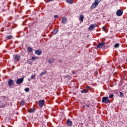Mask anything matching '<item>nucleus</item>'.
I'll return each instance as SVG.
<instances>
[{"label": "nucleus", "mask_w": 127, "mask_h": 127, "mask_svg": "<svg viewBox=\"0 0 127 127\" xmlns=\"http://www.w3.org/2000/svg\"><path fill=\"white\" fill-rule=\"evenodd\" d=\"M102 103H104V104H108V103H111V100H109V97H103L102 100Z\"/></svg>", "instance_id": "1"}, {"label": "nucleus", "mask_w": 127, "mask_h": 127, "mask_svg": "<svg viewBox=\"0 0 127 127\" xmlns=\"http://www.w3.org/2000/svg\"><path fill=\"white\" fill-rule=\"evenodd\" d=\"M20 59V55H16L13 56V60L14 62H18L19 61V60Z\"/></svg>", "instance_id": "2"}, {"label": "nucleus", "mask_w": 127, "mask_h": 127, "mask_svg": "<svg viewBox=\"0 0 127 127\" xmlns=\"http://www.w3.org/2000/svg\"><path fill=\"white\" fill-rule=\"evenodd\" d=\"M24 80V77L18 78L16 81V84L17 85H20V84H22V83H23Z\"/></svg>", "instance_id": "3"}, {"label": "nucleus", "mask_w": 127, "mask_h": 127, "mask_svg": "<svg viewBox=\"0 0 127 127\" xmlns=\"http://www.w3.org/2000/svg\"><path fill=\"white\" fill-rule=\"evenodd\" d=\"M7 83L9 87H11L14 85V81L11 79H9Z\"/></svg>", "instance_id": "4"}, {"label": "nucleus", "mask_w": 127, "mask_h": 127, "mask_svg": "<svg viewBox=\"0 0 127 127\" xmlns=\"http://www.w3.org/2000/svg\"><path fill=\"white\" fill-rule=\"evenodd\" d=\"M44 103H45V100H42L39 101V106L40 108H42L44 106Z\"/></svg>", "instance_id": "5"}, {"label": "nucleus", "mask_w": 127, "mask_h": 127, "mask_svg": "<svg viewBox=\"0 0 127 127\" xmlns=\"http://www.w3.org/2000/svg\"><path fill=\"white\" fill-rule=\"evenodd\" d=\"M123 10L121 9H119L116 12V14L117 16H122V15H123Z\"/></svg>", "instance_id": "6"}, {"label": "nucleus", "mask_w": 127, "mask_h": 127, "mask_svg": "<svg viewBox=\"0 0 127 127\" xmlns=\"http://www.w3.org/2000/svg\"><path fill=\"white\" fill-rule=\"evenodd\" d=\"M105 45H106V43L101 42V43H99L97 45V48H103V47H104V46H105Z\"/></svg>", "instance_id": "7"}, {"label": "nucleus", "mask_w": 127, "mask_h": 127, "mask_svg": "<svg viewBox=\"0 0 127 127\" xmlns=\"http://www.w3.org/2000/svg\"><path fill=\"white\" fill-rule=\"evenodd\" d=\"M96 26H97V24H91L90 25V26L88 28V30L89 31H91L92 30V29H94V28H96Z\"/></svg>", "instance_id": "8"}, {"label": "nucleus", "mask_w": 127, "mask_h": 127, "mask_svg": "<svg viewBox=\"0 0 127 127\" xmlns=\"http://www.w3.org/2000/svg\"><path fill=\"white\" fill-rule=\"evenodd\" d=\"M66 125L68 126V127H72V125H73V123H72V121H70V119H68L67 120V122H66Z\"/></svg>", "instance_id": "9"}, {"label": "nucleus", "mask_w": 127, "mask_h": 127, "mask_svg": "<svg viewBox=\"0 0 127 127\" xmlns=\"http://www.w3.org/2000/svg\"><path fill=\"white\" fill-rule=\"evenodd\" d=\"M35 54L38 56L41 55V54H42V51L37 50L35 51Z\"/></svg>", "instance_id": "10"}, {"label": "nucleus", "mask_w": 127, "mask_h": 127, "mask_svg": "<svg viewBox=\"0 0 127 127\" xmlns=\"http://www.w3.org/2000/svg\"><path fill=\"white\" fill-rule=\"evenodd\" d=\"M66 21H67V18L65 17H63L62 19V23H64V24H66V23H67Z\"/></svg>", "instance_id": "11"}, {"label": "nucleus", "mask_w": 127, "mask_h": 127, "mask_svg": "<svg viewBox=\"0 0 127 127\" xmlns=\"http://www.w3.org/2000/svg\"><path fill=\"white\" fill-rule=\"evenodd\" d=\"M99 4H98V3L94 2L93 3V4L91 5V8H95V7H97V6H98V5Z\"/></svg>", "instance_id": "12"}, {"label": "nucleus", "mask_w": 127, "mask_h": 127, "mask_svg": "<svg viewBox=\"0 0 127 127\" xmlns=\"http://www.w3.org/2000/svg\"><path fill=\"white\" fill-rule=\"evenodd\" d=\"M79 20H80V21H84V15L80 14Z\"/></svg>", "instance_id": "13"}, {"label": "nucleus", "mask_w": 127, "mask_h": 127, "mask_svg": "<svg viewBox=\"0 0 127 127\" xmlns=\"http://www.w3.org/2000/svg\"><path fill=\"white\" fill-rule=\"evenodd\" d=\"M32 50H33V49L31 47H28L27 49V52H32Z\"/></svg>", "instance_id": "14"}, {"label": "nucleus", "mask_w": 127, "mask_h": 127, "mask_svg": "<svg viewBox=\"0 0 127 127\" xmlns=\"http://www.w3.org/2000/svg\"><path fill=\"white\" fill-rule=\"evenodd\" d=\"M35 111V109H34V108H31L28 110V112L29 113H33Z\"/></svg>", "instance_id": "15"}, {"label": "nucleus", "mask_w": 127, "mask_h": 127, "mask_svg": "<svg viewBox=\"0 0 127 127\" xmlns=\"http://www.w3.org/2000/svg\"><path fill=\"white\" fill-rule=\"evenodd\" d=\"M114 47H115V48H119V47H120V44H119V43H116V44L114 45Z\"/></svg>", "instance_id": "16"}, {"label": "nucleus", "mask_w": 127, "mask_h": 127, "mask_svg": "<svg viewBox=\"0 0 127 127\" xmlns=\"http://www.w3.org/2000/svg\"><path fill=\"white\" fill-rule=\"evenodd\" d=\"M36 59H38V58L36 57H32L31 60H32L33 61H35V60H36Z\"/></svg>", "instance_id": "17"}, {"label": "nucleus", "mask_w": 127, "mask_h": 127, "mask_svg": "<svg viewBox=\"0 0 127 127\" xmlns=\"http://www.w3.org/2000/svg\"><path fill=\"white\" fill-rule=\"evenodd\" d=\"M89 90H87L86 89H83L81 91V93H88Z\"/></svg>", "instance_id": "18"}, {"label": "nucleus", "mask_w": 127, "mask_h": 127, "mask_svg": "<svg viewBox=\"0 0 127 127\" xmlns=\"http://www.w3.org/2000/svg\"><path fill=\"white\" fill-rule=\"evenodd\" d=\"M46 73H47V71H44V72H42L40 74V76H44V75H45V74H46Z\"/></svg>", "instance_id": "19"}, {"label": "nucleus", "mask_w": 127, "mask_h": 127, "mask_svg": "<svg viewBox=\"0 0 127 127\" xmlns=\"http://www.w3.org/2000/svg\"><path fill=\"white\" fill-rule=\"evenodd\" d=\"M66 2H67L68 3H70V4H72L73 2V0H66Z\"/></svg>", "instance_id": "20"}, {"label": "nucleus", "mask_w": 127, "mask_h": 127, "mask_svg": "<svg viewBox=\"0 0 127 127\" xmlns=\"http://www.w3.org/2000/svg\"><path fill=\"white\" fill-rule=\"evenodd\" d=\"M6 38H7V39H12V35H9L7 36Z\"/></svg>", "instance_id": "21"}, {"label": "nucleus", "mask_w": 127, "mask_h": 127, "mask_svg": "<svg viewBox=\"0 0 127 127\" xmlns=\"http://www.w3.org/2000/svg\"><path fill=\"white\" fill-rule=\"evenodd\" d=\"M102 30H103V31H105V32H107V28H106L105 27H103Z\"/></svg>", "instance_id": "22"}, {"label": "nucleus", "mask_w": 127, "mask_h": 127, "mask_svg": "<svg viewBox=\"0 0 127 127\" xmlns=\"http://www.w3.org/2000/svg\"><path fill=\"white\" fill-rule=\"evenodd\" d=\"M36 76V75L35 74L32 75L31 76V79H32V80H33V79H34V78H35Z\"/></svg>", "instance_id": "23"}, {"label": "nucleus", "mask_w": 127, "mask_h": 127, "mask_svg": "<svg viewBox=\"0 0 127 127\" xmlns=\"http://www.w3.org/2000/svg\"><path fill=\"white\" fill-rule=\"evenodd\" d=\"M20 104L21 106H24V101H21Z\"/></svg>", "instance_id": "24"}, {"label": "nucleus", "mask_w": 127, "mask_h": 127, "mask_svg": "<svg viewBox=\"0 0 127 127\" xmlns=\"http://www.w3.org/2000/svg\"><path fill=\"white\" fill-rule=\"evenodd\" d=\"M100 1H101V0H95V2H96V3H98V4H99Z\"/></svg>", "instance_id": "25"}, {"label": "nucleus", "mask_w": 127, "mask_h": 127, "mask_svg": "<svg viewBox=\"0 0 127 127\" xmlns=\"http://www.w3.org/2000/svg\"><path fill=\"white\" fill-rule=\"evenodd\" d=\"M24 90L26 92H28L29 91V88H26Z\"/></svg>", "instance_id": "26"}, {"label": "nucleus", "mask_w": 127, "mask_h": 127, "mask_svg": "<svg viewBox=\"0 0 127 127\" xmlns=\"http://www.w3.org/2000/svg\"><path fill=\"white\" fill-rule=\"evenodd\" d=\"M120 94V96L121 97L124 96V93L123 92H121V91L119 92Z\"/></svg>", "instance_id": "27"}, {"label": "nucleus", "mask_w": 127, "mask_h": 127, "mask_svg": "<svg viewBox=\"0 0 127 127\" xmlns=\"http://www.w3.org/2000/svg\"><path fill=\"white\" fill-rule=\"evenodd\" d=\"M48 63H50V64H52V61L51 60H48Z\"/></svg>", "instance_id": "28"}, {"label": "nucleus", "mask_w": 127, "mask_h": 127, "mask_svg": "<svg viewBox=\"0 0 127 127\" xmlns=\"http://www.w3.org/2000/svg\"><path fill=\"white\" fill-rule=\"evenodd\" d=\"M114 97V94H111L109 96V99H112Z\"/></svg>", "instance_id": "29"}, {"label": "nucleus", "mask_w": 127, "mask_h": 127, "mask_svg": "<svg viewBox=\"0 0 127 127\" xmlns=\"http://www.w3.org/2000/svg\"><path fill=\"white\" fill-rule=\"evenodd\" d=\"M54 34H57V33H58V30H56V31L54 32Z\"/></svg>", "instance_id": "30"}, {"label": "nucleus", "mask_w": 127, "mask_h": 127, "mask_svg": "<svg viewBox=\"0 0 127 127\" xmlns=\"http://www.w3.org/2000/svg\"><path fill=\"white\" fill-rule=\"evenodd\" d=\"M58 17H59V16H58V15H55L54 16V18H58Z\"/></svg>", "instance_id": "31"}, {"label": "nucleus", "mask_w": 127, "mask_h": 127, "mask_svg": "<svg viewBox=\"0 0 127 127\" xmlns=\"http://www.w3.org/2000/svg\"><path fill=\"white\" fill-rule=\"evenodd\" d=\"M85 106L86 107H88V108H90V105H89V104H86Z\"/></svg>", "instance_id": "32"}, {"label": "nucleus", "mask_w": 127, "mask_h": 127, "mask_svg": "<svg viewBox=\"0 0 127 127\" xmlns=\"http://www.w3.org/2000/svg\"><path fill=\"white\" fill-rule=\"evenodd\" d=\"M64 77L65 78H70V76H69V75H67V76H65Z\"/></svg>", "instance_id": "33"}, {"label": "nucleus", "mask_w": 127, "mask_h": 127, "mask_svg": "<svg viewBox=\"0 0 127 127\" xmlns=\"http://www.w3.org/2000/svg\"><path fill=\"white\" fill-rule=\"evenodd\" d=\"M27 63H28V64H31V62H30L29 61H27Z\"/></svg>", "instance_id": "34"}, {"label": "nucleus", "mask_w": 127, "mask_h": 127, "mask_svg": "<svg viewBox=\"0 0 127 127\" xmlns=\"http://www.w3.org/2000/svg\"><path fill=\"white\" fill-rule=\"evenodd\" d=\"M53 0H48V1H53Z\"/></svg>", "instance_id": "35"}, {"label": "nucleus", "mask_w": 127, "mask_h": 127, "mask_svg": "<svg viewBox=\"0 0 127 127\" xmlns=\"http://www.w3.org/2000/svg\"><path fill=\"white\" fill-rule=\"evenodd\" d=\"M75 73H76V71H74L72 72V74H75Z\"/></svg>", "instance_id": "36"}, {"label": "nucleus", "mask_w": 127, "mask_h": 127, "mask_svg": "<svg viewBox=\"0 0 127 127\" xmlns=\"http://www.w3.org/2000/svg\"><path fill=\"white\" fill-rule=\"evenodd\" d=\"M87 88L88 89H90V86H87Z\"/></svg>", "instance_id": "37"}, {"label": "nucleus", "mask_w": 127, "mask_h": 127, "mask_svg": "<svg viewBox=\"0 0 127 127\" xmlns=\"http://www.w3.org/2000/svg\"><path fill=\"white\" fill-rule=\"evenodd\" d=\"M1 108H4V105L2 106H0Z\"/></svg>", "instance_id": "38"}, {"label": "nucleus", "mask_w": 127, "mask_h": 127, "mask_svg": "<svg viewBox=\"0 0 127 127\" xmlns=\"http://www.w3.org/2000/svg\"><path fill=\"white\" fill-rule=\"evenodd\" d=\"M88 119H91V116H89Z\"/></svg>", "instance_id": "39"}, {"label": "nucleus", "mask_w": 127, "mask_h": 127, "mask_svg": "<svg viewBox=\"0 0 127 127\" xmlns=\"http://www.w3.org/2000/svg\"><path fill=\"white\" fill-rule=\"evenodd\" d=\"M51 60H52V61H54V60L52 59H51Z\"/></svg>", "instance_id": "40"}, {"label": "nucleus", "mask_w": 127, "mask_h": 127, "mask_svg": "<svg viewBox=\"0 0 127 127\" xmlns=\"http://www.w3.org/2000/svg\"><path fill=\"white\" fill-rule=\"evenodd\" d=\"M83 108H85V106L83 105Z\"/></svg>", "instance_id": "41"}]
</instances>
